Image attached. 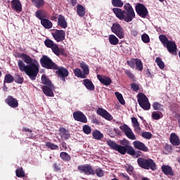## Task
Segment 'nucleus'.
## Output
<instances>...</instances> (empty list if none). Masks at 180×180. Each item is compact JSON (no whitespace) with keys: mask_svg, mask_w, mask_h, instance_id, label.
I'll return each instance as SVG.
<instances>
[{"mask_svg":"<svg viewBox=\"0 0 180 180\" xmlns=\"http://www.w3.org/2000/svg\"><path fill=\"white\" fill-rule=\"evenodd\" d=\"M70 3H72V6H75L77 4V0H70Z\"/></svg>","mask_w":180,"mask_h":180,"instance_id":"338daca9","label":"nucleus"},{"mask_svg":"<svg viewBox=\"0 0 180 180\" xmlns=\"http://www.w3.org/2000/svg\"><path fill=\"white\" fill-rule=\"evenodd\" d=\"M139 105L143 110H150L151 108L149 99L143 93H139L137 96Z\"/></svg>","mask_w":180,"mask_h":180,"instance_id":"423d86ee","label":"nucleus"},{"mask_svg":"<svg viewBox=\"0 0 180 180\" xmlns=\"http://www.w3.org/2000/svg\"><path fill=\"white\" fill-rule=\"evenodd\" d=\"M40 64L46 69L57 70L56 73L59 77H67L69 75V71L67 69L63 67H58L48 56H42L40 58Z\"/></svg>","mask_w":180,"mask_h":180,"instance_id":"f03ea898","label":"nucleus"},{"mask_svg":"<svg viewBox=\"0 0 180 180\" xmlns=\"http://www.w3.org/2000/svg\"><path fill=\"white\" fill-rule=\"evenodd\" d=\"M73 119H75V120L77 122H80L84 124L88 122L87 118L85 115L79 110L75 111V112H73Z\"/></svg>","mask_w":180,"mask_h":180,"instance_id":"ddd939ff","label":"nucleus"},{"mask_svg":"<svg viewBox=\"0 0 180 180\" xmlns=\"http://www.w3.org/2000/svg\"><path fill=\"white\" fill-rule=\"evenodd\" d=\"M41 24L46 29H51L53 26V22L46 18L41 20Z\"/></svg>","mask_w":180,"mask_h":180,"instance_id":"cd10ccee","label":"nucleus"},{"mask_svg":"<svg viewBox=\"0 0 180 180\" xmlns=\"http://www.w3.org/2000/svg\"><path fill=\"white\" fill-rule=\"evenodd\" d=\"M107 145L110 148V149L117 151L119 153H120L124 148V147H122L123 146L118 145L115 141L112 140H108L107 141Z\"/></svg>","mask_w":180,"mask_h":180,"instance_id":"a211bd4d","label":"nucleus"},{"mask_svg":"<svg viewBox=\"0 0 180 180\" xmlns=\"http://www.w3.org/2000/svg\"><path fill=\"white\" fill-rule=\"evenodd\" d=\"M82 131L85 134L89 135L91 133V128L86 124L83 126Z\"/></svg>","mask_w":180,"mask_h":180,"instance_id":"3c124183","label":"nucleus"},{"mask_svg":"<svg viewBox=\"0 0 180 180\" xmlns=\"http://www.w3.org/2000/svg\"><path fill=\"white\" fill-rule=\"evenodd\" d=\"M11 8L16 12L22 11V4L20 0H13L11 2Z\"/></svg>","mask_w":180,"mask_h":180,"instance_id":"4be33fe9","label":"nucleus"},{"mask_svg":"<svg viewBox=\"0 0 180 180\" xmlns=\"http://www.w3.org/2000/svg\"><path fill=\"white\" fill-rule=\"evenodd\" d=\"M112 6L116 8H122L124 3L122 0H112L111 1Z\"/></svg>","mask_w":180,"mask_h":180,"instance_id":"a19ab883","label":"nucleus"},{"mask_svg":"<svg viewBox=\"0 0 180 180\" xmlns=\"http://www.w3.org/2000/svg\"><path fill=\"white\" fill-rule=\"evenodd\" d=\"M77 13L80 18H84V16L86 15L85 8L82 4L77 5Z\"/></svg>","mask_w":180,"mask_h":180,"instance_id":"c756f323","label":"nucleus"},{"mask_svg":"<svg viewBox=\"0 0 180 180\" xmlns=\"http://www.w3.org/2000/svg\"><path fill=\"white\" fill-rule=\"evenodd\" d=\"M53 167L56 172H60L61 170V168L60 167V166L56 163H54Z\"/></svg>","mask_w":180,"mask_h":180,"instance_id":"680f3d73","label":"nucleus"},{"mask_svg":"<svg viewBox=\"0 0 180 180\" xmlns=\"http://www.w3.org/2000/svg\"><path fill=\"white\" fill-rule=\"evenodd\" d=\"M141 136L146 139H151L153 137V134L151 132H142Z\"/></svg>","mask_w":180,"mask_h":180,"instance_id":"5fc2aeb1","label":"nucleus"},{"mask_svg":"<svg viewBox=\"0 0 180 180\" xmlns=\"http://www.w3.org/2000/svg\"><path fill=\"white\" fill-rule=\"evenodd\" d=\"M137 162L139 166L143 169L147 170L151 169L152 171H155L157 169L156 163L150 158L146 159L143 158H139Z\"/></svg>","mask_w":180,"mask_h":180,"instance_id":"39448f33","label":"nucleus"},{"mask_svg":"<svg viewBox=\"0 0 180 180\" xmlns=\"http://www.w3.org/2000/svg\"><path fill=\"white\" fill-rule=\"evenodd\" d=\"M97 79L101 84L106 86H108L112 84V79L109 77L98 75Z\"/></svg>","mask_w":180,"mask_h":180,"instance_id":"aec40b11","label":"nucleus"},{"mask_svg":"<svg viewBox=\"0 0 180 180\" xmlns=\"http://www.w3.org/2000/svg\"><path fill=\"white\" fill-rule=\"evenodd\" d=\"M78 169L82 173H84V174H86L87 176L95 174V172H94V169L89 164L78 166Z\"/></svg>","mask_w":180,"mask_h":180,"instance_id":"9d476101","label":"nucleus"},{"mask_svg":"<svg viewBox=\"0 0 180 180\" xmlns=\"http://www.w3.org/2000/svg\"><path fill=\"white\" fill-rule=\"evenodd\" d=\"M21 60L18 61V67L20 72H25L32 80H35L39 71V64L29 55L21 53L18 55Z\"/></svg>","mask_w":180,"mask_h":180,"instance_id":"f257e3e1","label":"nucleus"},{"mask_svg":"<svg viewBox=\"0 0 180 180\" xmlns=\"http://www.w3.org/2000/svg\"><path fill=\"white\" fill-rule=\"evenodd\" d=\"M126 170L127 172L130 174H133L134 173V167L131 165H128L126 167Z\"/></svg>","mask_w":180,"mask_h":180,"instance_id":"6e6d98bb","label":"nucleus"},{"mask_svg":"<svg viewBox=\"0 0 180 180\" xmlns=\"http://www.w3.org/2000/svg\"><path fill=\"white\" fill-rule=\"evenodd\" d=\"M95 174L98 177H103L105 174V172L102 169V168H97L96 170H94Z\"/></svg>","mask_w":180,"mask_h":180,"instance_id":"09e8293b","label":"nucleus"},{"mask_svg":"<svg viewBox=\"0 0 180 180\" xmlns=\"http://www.w3.org/2000/svg\"><path fill=\"white\" fill-rule=\"evenodd\" d=\"M36 8H41L44 6V0H31Z\"/></svg>","mask_w":180,"mask_h":180,"instance_id":"58836bf2","label":"nucleus"},{"mask_svg":"<svg viewBox=\"0 0 180 180\" xmlns=\"http://www.w3.org/2000/svg\"><path fill=\"white\" fill-rule=\"evenodd\" d=\"M15 175L18 178H22L25 176V172L22 167H18L15 170Z\"/></svg>","mask_w":180,"mask_h":180,"instance_id":"ea45409f","label":"nucleus"},{"mask_svg":"<svg viewBox=\"0 0 180 180\" xmlns=\"http://www.w3.org/2000/svg\"><path fill=\"white\" fill-rule=\"evenodd\" d=\"M131 122L133 124V127H134V131L136 132L138 134L141 133V127L139 125V123L138 122V120L136 117H132L131 118Z\"/></svg>","mask_w":180,"mask_h":180,"instance_id":"bb28decb","label":"nucleus"},{"mask_svg":"<svg viewBox=\"0 0 180 180\" xmlns=\"http://www.w3.org/2000/svg\"><path fill=\"white\" fill-rule=\"evenodd\" d=\"M128 65H129L131 68H134L135 67V58L132 59L131 60L127 61Z\"/></svg>","mask_w":180,"mask_h":180,"instance_id":"4d7b16f0","label":"nucleus"},{"mask_svg":"<svg viewBox=\"0 0 180 180\" xmlns=\"http://www.w3.org/2000/svg\"><path fill=\"white\" fill-rule=\"evenodd\" d=\"M58 18V14H53L51 16V20L57 21Z\"/></svg>","mask_w":180,"mask_h":180,"instance_id":"052dcab7","label":"nucleus"},{"mask_svg":"<svg viewBox=\"0 0 180 180\" xmlns=\"http://www.w3.org/2000/svg\"><path fill=\"white\" fill-rule=\"evenodd\" d=\"M60 158L64 162H70L71 160V156L67 152H60Z\"/></svg>","mask_w":180,"mask_h":180,"instance_id":"72a5a7b5","label":"nucleus"},{"mask_svg":"<svg viewBox=\"0 0 180 180\" xmlns=\"http://www.w3.org/2000/svg\"><path fill=\"white\" fill-rule=\"evenodd\" d=\"M121 145L126 146L129 145V141L127 139L121 140L120 141Z\"/></svg>","mask_w":180,"mask_h":180,"instance_id":"bf43d9fd","label":"nucleus"},{"mask_svg":"<svg viewBox=\"0 0 180 180\" xmlns=\"http://www.w3.org/2000/svg\"><path fill=\"white\" fill-rule=\"evenodd\" d=\"M57 23L58 26L61 29H66L68 27V22L63 15H58Z\"/></svg>","mask_w":180,"mask_h":180,"instance_id":"412c9836","label":"nucleus"},{"mask_svg":"<svg viewBox=\"0 0 180 180\" xmlns=\"http://www.w3.org/2000/svg\"><path fill=\"white\" fill-rule=\"evenodd\" d=\"M111 32L115 34L120 39L125 37V32L124 28L119 23H113L110 28Z\"/></svg>","mask_w":180,"mask_h":180,"instance_id":"0eeeda50","label":"nucleus"},{"mask_svg":"<svg viewBox=\"0 0 180 180\" xmlns=\"http://www.w3.org/2000/svg\"><path fill=\"white\" fill-rule=\"evenodd\" d=\"M73 73H75V76L82 78V79H85L86 77L84 73H82V70L79 68H76L75 70H73Z\"/></svg>","mask_w":180,"mask_h":180,"instance_id":"4c0bfd02","label":"nucleus"},{"mask_svg":"<svg viewBox=\"0 0 180 180\" xmlns=\"http://www.w3.org/2000/svg\"><path fill=\"white\" fill-rule=\"evenodd\" d=\"M135 10L138 15L140 16V18H143V19H146V18H147L149 14V11L147 7H146V6H144L143 4H137L135 6Z\"/></svg>","mask_w":180,"mask_h":180,"instance_id":"6e6552de","label":"nucleus"},{"mask_svg":"<svg viewBox=\"0 0 180 180\" xmlns=\"http://www.w3.org/2000/svg\"><path fill=\"white\" fill-rule=\"evenodd\" d=\"M61 146H62V148L64 149V150H68V146H67L66 142L63 141L61 143Z\"/></svg>","mask_w":180,"mask_h":180,"instance_id":"0e129e2a","label":"nucleus"},{"mask_svg":"<svg viewBox=\"0 0 180 180\" xmlns=\"http://www.w3.org/2000/svg\"><path fill=\"white\" fill-rule=\"evenodd\" d=\"M142 41L145 44H148L150 41V38L147 34H144L141 36Z\"/></svg>","mask_w":180,"mask_h":180,"instance_id":"864d4df0","label":"nucleus"},{"mask_svg":"<svg viewBox=\"0 0 180 180\" xmlns=\"http://www.w3.org/2000/svg\"><path fill=\"white\" fill-rule=\"evenodd\" d=\"M115 95L117 99H118V102H120V103L121 105H125V101H124L122 94H120L119 91H115Z\"/></svg>","mask_w":180,"mask_h":180,"instance_id":"79ce46f5","label":"nucleus"},{"mask_svg":"<svg viewBox=\"0 0 180 180\" xmlns=\"http://www.w3.org/2000/svg\"><path fill=\"white\" fill-rule=\"evenodd\" d=\"M124 73L128 76V77L131 79L134 82H135L136 80V77L134 76V75L133 73H131V72L129 70H124Z\"/></svg>","mask_w":180,"mask_h":180,"instance_id":"de8ad7c7","label":"nucleus"},{"mask_svg":"<svg viewBox=\"0 0 180 180\" xmlns=\"http://www.w3.org/2000/svg\"><path fill=\"white\" fill-rule=\"evenodd\" d=\"M146 75L148 77L152 78V74L149 69H147V70H146Z\"/></svg>","mask_w":180,"mask_h":180,"instance_id":"69168bd1","label":"nucleus"},{"mask_svg":"<svg viewBox=\"0 0 180 180\" xmlns=\"http://www.w3.org/2000/svg\"><path fill=\"white\" fill-rule=\"evenodd\" d=\"M46 146L47 148L51 150H56L59 149V146L58 145H56L51 142H46Z\"/></svg>","mask_w":180,"mask_h":180,"instance_id":"c03bdc74","label":"nucleus"},{"mask_svg":"<svg viewBox=\"0 0 180 180\" xmlns=\"http://www.w3.org/2000/svg\"><path fill=\"white\" fill-rule=\"evenodd\" d=\"M44 44L47 48L51 49L56 44L51 39H45Z\"/></svg>","mask_w":180,"mask_h":180,"instance_id":"8fccbe9b","label":"nucleus"},{"mask_svg":"<svg viewBox=\"0 0 180 180\" xmlns=\"http://www.w3.org/2000/svg\"><path fill=\"white\" fill-rule=\"evenodd\" d=\"M122 148L123 149L120 153V154H122V155H124V154L127 153L129 155L136 156L138 158L140 154H141V152L140 151L136 152L131 146H129V145L122 146Z\"/></svg>","mask_w":180,"mask_h":180,"instance_id":"1a4fd4ad","label":"nucleus"},{"mask_svg":"<svg viewBox=\"0 0 180 180\" xmlns=\"http://www.w3.org/2000/svg\"><path fill=\"white\" fill-rule=\"evenodd\" d=\"M58 132L60 139L63 141H68L70 138V131L64 127L60 128Z\"/></svg>","mask_w":180,"mask_h":180,"instance_id":"6ab92c4d","label":"nucleus"},{"mask_svg":"<svg viewBox=\"0 0 180 180\" xmlns=\"http://www.w3.org/2000/svg\"><path fill=\"white\" fill-rule=\"evenodd\" d=\"M14 81L16 84H22L24 82V78L17 73L15 75Z\"/></svg>","mask_w":180,"mask_h":180,"instance_id":"49530a36","label":"nucleus"},{"mask_svg":"<svg viewBox=\"0 0 180 180\" xmlns=\"http://www.w3.org/2000/svg\"><path fill=\"white\" fill-rule=\"evenodd\" d=\"M108 41H109V43L113 46H117L119 44L118 38L113 34L109 35Z\"/></svg>","mask_w":180,"mask_h":180,"instance_id":"473e14b6","label":"nucleus"},{"mask_svg":"<svg viewBox=\"0 0 180 180\" xmlns=\"http://www.w3.org/2000/svg\"><path fill=\"white\" fill-rule=\"evenodd\" d=\"M80 67L83 70V74L87 77V75L89 74V68L88 65H86L84 62H82L80 63Z\"/></svg>","mask_w":180,"mask_h":180,"instance_id":"e433bc0d","label":"nucleus"},{"mask_svg":"<svg viewBox=\"0 0 180 180\" xmlns=\"http://www.w3.org/2000/svg\"><path fill=\"white\" fill-rule=\"evenodd\" d=\"M124 10L120 8H113L112 11L120 20H124L127 22H131L136 16L133 7L129 3H127L124 4Z\"/></svg>","mask_w":180,"mask_h":180,"instance_id":"7ed1b4c3","label":"nucleus"},{"mask_svg":"<svg viewBox=\"0 0 180 180\" xmlns=\"http://www.w3.org/2000/svg\"><path fill=\"white\" fill-rule=\"evenodd\" d=\"M52 52L58 57L62 56L63 57H67L68 53L65 52V49L60 48L57 44H55L54 46L51 48Z\"/></svg>","mask_w":180,"mask_h":180,"instance_id":"4468645a","label":"nucleus"},{"mask_svg":"<svg viewBox=\"0 0 180 180\" xmlns=\"http://www.w3.org/2000/svg\"><path fill=\"white\" fill-rule=\"evenodd\" d=\"M120 129L123 131V132L125 134V135L130 140L134 141L136 139V137L135 136L134 132H132L131 129L127 124H124L122 127H120Z\"/></svg>","mask_w":180,"mask_h":180,"instance_id":"f8f14e48","label":"nucleus"},{"mask_svg":"<svg viewBox=\"0 0 180 180\" xmlns=\"http://www.w3.org/2000/svg\"><path fill=\"white\" fill-rule=\"evenodd\" d=\"M41 81L43 84H44L45 86H49L50 88L54 87L53 84L51 83V81L50 80V79H49L48 77H46V76L45 75H43L41 77Z\"/></svg>","mask_w":180,"mask_h":180,"instance_id":"c85d7f7f","label":"nucleus"},{"mask_svg":"<svg viewBox=\"0 0 180 180\" xmlns=\"http://www.w3.org/2000/svg\"><path fill=\"white\" fill-rule=\"evenodd\" d=\"M170 143L173 146H179L180 145V139L174 132L170 135Z\"/></svg>","mask_w":180,"mask_h":180,"instance_id":"b1692460","label":"nucleus"},{"mask_svg":"<svg viewBox=\"0 0 180 180\" xmlns=\"http://www.w3.org/2000/svg\"><path fill=\"white\" fill-rule=\"evenodd\" d=\"M51 34L57 42H61L65 39V32L63 30H55Z\"/></svg>","mask_w":180,"mask_h":180,"instance_id":"9b49d317","label":"nucleus"},{"mask_svg":"<svg viewBox=\"0 0 180 180\" xmlns=\"http://www.w3.org/2000/svg\"><path fill=\"white\" fill-rule=\"evenodd\" d=\"M131 86L134 91H137L139 90V87L138 84H136L135 83L131 84Z\"/></svg>","mask_w":180,"mask_h":180,"instance_id":"13d9d810","label":"nucleus"},{"mask_svg":"<svg viewBox=\"0 0 180 180\" xmlns=\"http://www.w3.org/2000/svg\"><path fill=\"white\" fill-rule=\"evenodd\" d=\"M84 85L89 91H94L95 87L92 82L88 79L84 80Z\"/></svg>","mask_w":180,"mask_h":180,"instance_id":"7c9ffc66","label":"nucleus"},{"mask_svg":"<svg viewBox=\"0 0 180 180\" xmlns=\"http://www.w3.org/2000/svg\"><path fill=\"white\" fill-rule=\"evenodd\" d=\"M162 113L161 112H155L154 111L152 113V118L154 119L155 120H158L161 118V115Z\"/></svg>","mask_w":180,"mask_h":180,"instance_id":"603ef678","label":"nucleus"},{"mask_svg":"<svg viewBox=\"0 0 180 180\" xmlns=\"http://www.w3.org/2000/svg\"><path fill=\"white\" fill-rule=\"evenodd\" d=\"M43 93L48 97H54L55 94L53 91L54 87H50V86H43L41 88Z\"/></svg>","mask_w":180,"mask_h":180,"instance_id":"5701e85b","label":"nucleus"},{"mask_svg":"<svg viewBox=\"0 0 180 180\" xmlns=\"http://www.w3.org/2000/svg\"><path fill=\"white\" fill-rule=\"evenodd\" d=\"M133 146L135 149L143 153H148L149 151V148L146 146V144L140 141H134L133 142Z\"/></svg>","mask_w":180,"mask_h":180,"instance_id":"f3484780","label":"nucleus"},{"mask_svg":"<svg viewBox=\"0 0 180 180\" xmlns=\"http://www.w3.org/2000/svg\"><path fill=\"white\" fill-rule=\"evenodd\" d=\"M159 40L164 48L167 49V51L172 56L177 55V46L174 41H169L168 38L163 34L159 36Z\"/></svg>","mask_w":180,"mask_h":180,"instance_id":"20e7f679","label":"nucleus"},{"mask_svg":"<svg viewBox=\"0 0 180 180\" xmlns=\"http://www.w3.org/2000/svg\"><path fill=\"white\" fill-rule=\"evenodd\" d=\"M162 172L166 176H174V172L172 168L169 165H162L161 167Z\"/></svg>","mask_w":180,"mask_h":180,"instance_id":"393cba45","label":"nucleus"},{"mask_svg":"<svg viewBox=\"0 0 180 180\" xmlns=\"http://www.w3.org/2000/svg\"><path fill=\"white\" fill-rule=\"evenodd\" d=\"M152 107L153 108V110H159L160 112H164V106L159 102H154L152 104Z\"/></svg>","mask_w":180,"mask_h":180,"instance_id":"f704fd0d","label":"nucleus"},{"mask_svg":"<svg viewBox=\"0 0 180 180\" xmlns=\"http://www.w3.org/2000/svg\"><path fill=\"white\" fill-rule=\"evenodd\" d=\"M22 131H23V132H28L30 134L32 133V131L31 129H30L28 128H26V127H23Z\"/></svg>","mask_w":180,"mask_h":180,"instance_id":"e2e57ef3","label":"nucleus"},{"mask_svg":"<svg viewBox=\"0 0 180 180\" xmlns=\"http://www.w3.org/2000/svg\"><path fill=\"white\" fill-rule=\"evenodd\" d=\"M134 61H135L136 69L138 70L139 71H143V62L139 58H135Z\"/></svg>","mask_w":180,"mask_h":180,"instance_id":"37998d69","label":"nucleus"},{"mask_svg":"<svg viewBox=\"0 0 180 180\" xmlns=\"http://www.w3.org/2000/svg\"><path fill=\"white\" fill-rule=\"evenodd\" d=\"M5 103L13 109H15V108H18L19 103L17 98H14L13 96H8V97L5 100Z\"/></svg>","mask_w":180,"mask_h":180,"instance_id":"2eb2a0df","label":"nucleus"},{"mask_svg":"<svg viewBox=\"0 0 180 180\" xmlns=\"http://www.w3.org/2000/svg\"><path fill=\"white\" fill-rule=\"evenodd\" d=\"M124 178H125L127 180H130V177L128 176L127 174H121Z\"/></svg>","mask_w":180,"mask_h":180,"instance_id":"774afa93","label":"nucleus"},{"mask_svg":"<svg viewBox=\"0 0 180 180\" xmlns=\"http://www.w3.org/2000/svg\"><path fill=\"white\" fill-rule=\"evenodd\" d=\"M96 112L98 115L105 118L108 121H112L113 120L112 115L104 108H99L97 109Z\"/></svg>","mask_w":180,"mask_h":180,"instance_id":"dca6fc26","label":"nucleus"},{"mask_svg":"<svg viewBox=\"0 0 180 180\" xmlns=\"http://www.w3.org/2000/svg\"><path fill=\"white\" fill-rule=\"evenodd\" d=\"M155 63H156L157 65L160 68V69L163 70L165 68V65L164 62L162 60L161 58L156 57Z\"/></svg>","mask_w":180,"mask_h":180,"instance_id":"a18cd8bd","label":"nucleus"},{"mask_svg":"<svg viewBox=\"0 0 180 180\" xmlns=\"http://www.w3.org/2000/svg\"><path fill=\"white\" fill-rule=\"evenodd\" d=\"M15 81V78L11 74H6L4 77V85L11 84Z\"/></svg>","mask_w":180,"mask_h":180,"instance_id":"c9c22d12","label":"nucleus"},{"mask_svg":"<svg viewBox=\"0 0 180 180\" xmlns=\"http://www.w3.org/2000/svg\"><path fill=\"white\" fill-rule=\"evenodd\" d=\"M92 136H93V139L97 141H101L102 139H103L104 135L103 134H101V131L95 130V131H93Z\"/></svg>","mask_w":180,"mask_h":180,"instance_id":"2f4dec72","label":"nucleus"},{"mask_svg":"<svg viewBox=\"0 0 180 180\" xmlns=\"http://www.w3.org/2000/svg\"><path fill=\"white\" fill-rule=\"evenodd\" d=\"M35 16L41 21L46 18V12L44 9H39L36 11Z\"/></svg>","mask_w":180,"mask_h":180,"instance_id":"a878e982","label":"nucleus"}]
</instances>
